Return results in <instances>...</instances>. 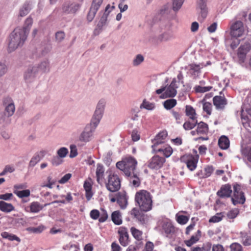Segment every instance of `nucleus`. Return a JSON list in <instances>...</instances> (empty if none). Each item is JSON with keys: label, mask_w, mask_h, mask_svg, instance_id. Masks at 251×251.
<instances>
[{"label": "nucleus", "mask_w": 251, "mask_h": 251, "mask_svg": "<svg viewBox=\"0 0 251 251\" xmlns=\"http://www.w3.org/2000/svg\"><path fill=\"white\" fill-rule=\"evenodd\" d=\"M27 35L25 32L17 27L11 32L9 38L8 51L11 52L19 47H22L27 39Z\"/></svg>", "instance_id": "f257e3e1"}, {"label": "nucleus", "mask_w": 251, "mask_h": 251, "mask_svg": "<svg viewBox=\"0 0 251 251\" xmlns=\"http://www.w3.org/2000/svg\"><path fill=\"white\" fill-rule=\"evenodd\" d=\"M135 201L138 204L141 210L150 211L152 208V197L146 190H142L137 192L135 197Z\"/></svg>", "instance_id": "f03ea898"}, {"label": "nucleus", "mask_w": 251, "mask_h": 251, "mask_svg": "<svg viewBox=\"0 0 251 251\" xmlns=\"http://www.w3.org/2000/svg\"><path fill=\"white\" fill-rule=\"evenodd\" d=\"M137 165V161L132 156H127L116 163L117 168L122 171L126 176H130L134 173Z\"/></svg>", "instance_id": "7ed1b4c3"}, {"label": "nucleus", "mask_w": 251, "mask_h": 251, "mask_svg": "<svg viewBox=\"0 0 251 251\" xmlns=\"http://www.w3.org/2000/svg\"><path fill=\"white\" fill-rule=\"evenodd\" d=\"M160 27L162 32L158 37L161 42H168L175 38L174 33L172 29V24L170 21L162 22Z\"/></svg>", "instance_id": "20e7f679"}, {"label": "nucleus", "mask_w": 251, "mask_h": 251, "mask_svg": "<svg viewBox=\"0 0 251 251\" xmlns=\"http://www.w3.org/2000/svg\"><path fill=\"white\" fill-rule=\"evenodd\" d=\"M176 83V79L174 78L169 86L167 87L162 86L160 89L156 90V93L157 94L162 93L161 96V98L162 99L174 97L176 95V89L178 88V86Z\"/></svg>", "instance_id": "39448f33"}, {"label": "nucleus", "mask_w": 251, "mask_h": 251, "mask_svg": "<svg viewBox=\"0 0 251 251\" xmlns=\"http://www.w3.org/2000/svg\"><path fill=\"white\" fill-rule=\"evenodd\" d=\"M114 8V6H110L109 4L105 7L104 12L102 13L100 18L97 24L96 28L94 30V33L99 35L104 30L107 25V18L111 11Z\"/></svg>", "instance_id": "423d86ee"}, {"label": "nucleus", "mask_w": 251, "mask_h": 251, "mask_svg": "<svg viewBox=\"0 0 251 251\" xmlns=\"http://www.w3.org/2000/svg\"><path fill=\"white\" fill-rule=\"evenodd\" d=\"M106 101L104 99H100L99 100L92 120V124L95 127L97 126L101 120L105 109Z\"/></svg>", "instance_id": "0eeeda50"}, {"label": "nucleus", "mask_w": 251, "mask_h": 251, "mask_svg": "<svg viewBox=\"0 0 251 251\" xmlns=\"http://www.w3.org/2000/svg\"><path fill=\"white\" fill-rule=\"evenodd\" d=\"M105 186L108 190L112 192L118 191L121 187V181L118 176L114 173H110L107 176Z\"/></svg>", "instance_id": "6e6552de"}, {"label": "nucleus", "mask_w": 251, "mask_h": 251, "mask_svg": "<svg viewBox=\"0 0 251 251\" xmlns=\"http://www.w3.org/2000/svg\"><path fill=\"white\" fill-rule=\"evenodd\" d=\"M81 7V4L76 2L65 1L62 5L61 10L64 15H74Z\"/></svg>", "instance_id": "1a4fd4ad"}, {"label": "nucleus", "mask_w": 251, "mask_h": 251, "mask_svg": "<svg viewBox=\"0 0 251 251\" xmlns=\"http://www.w3.org/2000/svg\"><path fill=\"white\" fill-rule=\"evenodd\" d=\"M38 67L36 65L29 66L25 71L24 78L27 84L34 82L37 79L38 74Z\"/></svg>", "instance_id": "9d476101"}, {"label": "nucleus", "mask_w": 251, "mask_h": 251, "mask_svg": "<svg viewBox=\"0 0 251 251\" xmlns=\"http://www.w3.org/2000/svg\"><path fill=\"white\" fill-rule=\"evenodd\" d=\"M245 33V26L240 21L235 22L230 26V34L232 37L237 38L242 36Z\"/></svg>", "instance_id": "9b49d317"}, {"label": "nucleus", "mask_w": 251, "mask_h": 251, "mask_svg": "<svg viewBox=\"0 0 251 251\" xmlns=\"http://www.w3.org/2000/svg\"><path fill=\"white\" fill-rule=\"evenodd\" d=\"M232 203L234 205L237 203L243 204L245 201V197L243 192L241 191L240 185L236 184L234 186V195L231 198Z\"/></svg>", "instance_id": "f8f14e48"}, {"label": "nucleus", "mask_w": 251, "mask_h": 251, "mask_svg": "<svg viewBox=\"0 0 251 251\" xmlns=\"http://www.w3.org/2000/svg\"><path fill=\"white\" fill-rule=\"evenodd\" d=\"M103 0H93L88 13L87 20L89 22H92L96 14L103 2Z\"/></svg>", "instance_id": "ddd939ff"}, {"label": "nucleus", "mask_w": 251, "mask_h": 251, "mask_svg": "<svg viewBox=\"0 0 251 251\" xmlns=\"http://www.w3.org/2000/svg\"><path fill=\"white\" fill-rule=\"evenodd\" d=\"M165 162L164 158L158 155H155L150 160L148 167L151 169L158 170L163 166Z\"/></svg>", "instance_id": "4468645a"}, {"label": "nucleus", "mask_w": 251, "mask_h": 251, "mask_svg": "<svg viewBox=\"0 0 251 251\" xmlns=\"http://www.w3.org/2000/svg\"><path fill=\"white\" fill-rule=\"evenodd\" d=\"M167 136V133L166 131H162L157 134L155 138L152 140V145L151 148L153 151H155L157 149V147L165 142V140Z\"/></svg>", "instance_id": "2eb2a0df"}, {"label": "nucleus", "mask_w": 251, "mask_h": 251, "mask_svg": "<svg viewBox=\"0 0 251 251\" xmlns=\"http://www.w3.org/2000/svg\"><path fill=\"white\" fill-rule=\"evenodd\" d=\"M251 49L250 45L249 43H246L241 46L238 49L237 53L239 61L240 63H244L245 61L246 54Z\"/></svg>", "instance_id": "dca6fc26"}, {"label": "nucleus", "mask_w": 251, "mask_h": 251, "mask_svg": "<svg viewBox=\"0 0 251 251\" xmlns=\"http://www.w3.org/2000/svg\"><path fill=\"white\" fill-rule=\"evenodd\" d=\"M207 0H198V8L200 9V18L203 21L207 17L208 8L206 5Z\"/></svg>", "instance_id": "f3484780"}, {"label": "nucleus", "mask_w": 251, "mask_h": 251, "mask_svg": "<svg viewBox=\"0 0 251 251\" xmlns=\"http://www.w3.org/2000/svg\"><path fill=\"white\" fill-rule=\"evenodd\" d=\"M93 131L89 127H86L79 136V140L80 142H88L91 140L93 137Z\"/></svg>", "instance_id": "a211bd4d"}, {"label": "nucleus", "mask_w": 251, "mask_h": 251, "mask_svg": "<svg viewBox=\"0 0 251 251\" xmlns=\"http://www.w3.org/2000/svg\"><path fill=\"white\" fill-rule=\"evenodd\" d=\"M231 193L232 190L230 185L226 184L221 187L217 192V195L221 198H229L230 197Z\"/></svg>", "instance_id": "6ab92c4d"}, {"label": "nucleus", "mask_w": 251, "mask_h": 251, "mask_svg": "<svg viewBox=\"0 0 251 251\" xmlns=\"http://www.w3.org/2000/svg\"><path fill=\"white\" fill-rule=\"evenodd\" d=\"M104 172L105 169L103 166L100 164H98L96 170V177L97 181L100 185H102L104 182Z\"/></svg>", "instance_id": "aec40b11"}, {"label": "nucleus", "mask_w": 251, "mask_h": 251, "mask_svg": "<svg viewBox=\"0 0 251 251\" xmlns=\"http://www.w3.org/2000/svg\"><path fill=\"white\" fill-rule=\"evenodd\" d=\"M130 214L141 224H143L145 223L147 219L146 215L140 212L136 208L132 209L130 211Z\"/></svg>", "instance_id": "412c9836"}, {"label": "nucleus", "mask_w": 251, "mask_h": 251, "mask_svg": "<svg viewBox=\"0 0 251 251\" xmlns=\"http://www.w3.org/2000/svg\"><path fill=\"white\" fill-rule=\"evenodd\" d=\"M213 100L214 105L217 109H223L227 104L226 99L221 96H215Z\"/></svg>", "instance_id": "4be33fe9"}, {"label": "nucleus", "mask_w": 251, "mask_h": 251, "mask_svg": "<svg viewBox=\"0 0 251 251\" xmlns=\"http://www.w3.org/2000/svg\"><path fill=\"white\" fill-rule=\"evenodd\" d=\"M120 234L119 242L121 245L126 247L128 244V234L126 229H121L118 231Z\"/></svg>", "instance_id": "5701e85b"}, {"label": "nucleus", "mask_w": 251, "mask_h": 251, "mask_svg": "<svg viewBox=\"0 0 251 251\" xmlns=\"http://www.w3.org/2000/svg\"><path fill=\"white\" fill-rule=\"evenodd\" d=\"M201 68L199 65L190 64L189 65V73L194 78H197L201 74Z\"/></svg>", "instance_id": "b1692460"}, {"label": "nucleus", "mask_w": 251, "mask_h": 251, "mask_svg": "<svg viewBox=\"0 0 251 251\" xmlns=\"http://www.w3.org/2000/svg\"><path fill=\"white\" fill-rule=\"evenodd\" d=\"M117 203L122 209H125L127 204V198L126 194L124 193H118Z\"/></svg>", "instance_id": "393cba45"}, {"label": "nucleus", "mask_w": 251, "mask_h": 251, "mask_svg": "<svg viewBox=\"0 0 251 251\" xmlns=\"http://www.w3.org/2000/svg\"><path fill=\"white\" fill-rule=\"evenodd\" d=\"M14 206L3 201H0V210L5 213H9L14 210Z\"/></svg>", "instance_id": "a878e982"}, {"label": "nucleus", "mask_w": 251, "mask_h": 251, "mask_svg": "<svg viewBox=\"0 0 251 251\" xmlns=\"http://www.w3.org/2000/svg\"><path fill=\"white\" fill-rule=\"evenodd\" d=\"M128 177V180L130 184L134 187H138L140 184V180L137 175L134 172L130 176H126Z\"/></svg>", "instance_id": "bb28decb"}, {"label": "nucleus", "mask_w": 251, "mask_h": 251, "mask_svg": "<svg viewBox=\"0 0 251 251\" xmlns=\"http://www.w3.org/2000/svg\"><path fill=\"white\" fill-rule=\"evenodd\" d=\"M50 203H46L44 206L40 204L37 201H34L30 203V211L32 213H38L41 211L44 207L49 205Z\"/></svg>", "instance_id": "cd10ccee"}, {"label": "nucleus", "mask_w": 251, "mask_h": 251, "mask_svg": "<svg viewBox=\"0 0 251 251\" xmlns=\"http://www.w3.org/2000/svg\"><path fill=\"white\" fill-rule=\"evenodd\" d=\"M154 152H161L166 157H169L173 153V149L170 146L166 145L163 148H159L156 149Z\"/></svg>", "instance_id": "c85d7f7f"}, {"label": "nucleus", "mask_w": 251, "mask_h": 251, "mask_svg": "<svg viewBox=\"0 0 251 251\" xmlns=\"http://www.w3.org/2000/svg\"><path fill=\"white\" fill-rule=\"evenodd\" d=\"M219 147L223 150H226L229 147V140L226 136H222L218 140Z\"/></svg>", "instance_id": "c756f323"}, {"label": "nucleus", "mask_w": 251, "mask_h": 251, "mask_svg": "<svg viewBox=\"0 0 251 251\" xmlns=\"http://www.w3.org/2000/svg\"><path fill=\"white\" fill-rule=\"evenodd\" d=\"M10 116L4 111L0 112V125L5 126L11 123Z\"/></svg>", "instance_id": "7c9ffc66"}, {"label": "nucleus", "mask_w": 251, "mask_h": 251, "mask_svg": "<svg viewBox=\"0 0 251 251\" xmlns=\"http://www.w3.org/2000/svg\"><path fill=\"white\" fill-rule=\"evenodd\" d=\"M33 19L30 16H29L25 20L24 26L23 27H20L21 29L23 30L27 35L28 34V33L33 24Z\"/></svg>", "instance_id": "2f4dec72"}, {"label": "nucleus", "mask_w": 251, "mask_h": 251, "mask_svg": "<svg viewBox=\"0 0 251 251\" xmlns=\"http://www.w3.org/2000/svg\"><path fill=\"white\" fill-rule=\"evenodd\" d=\"M197 162L198 160L196 158L193 156H190L186 161L187 167L190 171H193L197 167Z\"/></svg>", "instance_id": "473e14b6"}, {"label": "nucleus", "mask_w": 251, "mask_h": 251, "mask_svg": "<svg viewBox=\"0 0 251 251\" xmlns=\"http://www.w3.org/2000/svg\"><path fill=\"white\" fill-rule=\"evenodd\" d=\"M197 125H198L197 129V134H205L208 132V127L206 124L201 122L199 123H197Z\"/></svg>", "instance_id": "72a5a7b5"}, {"label": "nucleus", "mask_w": 251, "mask_h": 251, "mask_svg": "<svg viewBox=\"0 0 251 251\" xmlns=\"http://www.w3.org/2000/svg\"><path fill=\"white\" fill-rule=\"evenodd\" d=\"M31 9V4L28 2H25L20 9L19 16L23 17L26 15Z\"/></svg>", "instance_id": "f704fd0d"}, {"label": "nucleus", "mask_w": 251, "mask_h": 251, "mask_svg": "<svg viewBox=\"0 0 251 251\" xmlns=\"http://www.w3.org/2000/svg\"><path fill=\"white\" fill-rule=\"evenodd\" d=\"M111 219L115 225H120L122 223V216L119 211H115L112 213Z\"/></svg>", "instance_id": "c9c22d12"}, {"label": "nucleus", "mask_w": 251, "mask_h": 251, "mask_svg": "<svg viewBox=\"0 0 251 251\" xmlns=\"http://www.w3.org/2000/svg\"><path fill=\"white\" fill-rule=\"evenodd\" d=\"M185 112L186 116L189 117L192 121L197 120L195 110L191 106L186 105Z\"/></svg>", "instance_id": "e433bc0d"}, {"label": "nucleus", "mask_w": 251, "mask_h": 251, "mask_svg": "<svg viewBox=\"0 0 251 251\" xmlns=\"http://www.w3.org/2000/svg\"><path fill=\"white\" fill-rule=\"evenodd\" d=\"M36 66L38 67V72L39 70L44 73L49 71L50 63L48 60H44Z\"/></svg>", "instance_id": "4c0bfd02"}, {"label": "nucleus", "mask_w": 251, "mask_h": 251, "mask_svg": "<svg viewBox=\"0 0 251 251\" xmlns=\"http://www.w3.org/2000/svg\"><path fill=\"white\" fill-rule=\"evenodd\" d=\"M155 108V104L147 101L146 100H143L140 106V109H146L148 110H152Z\"/></svg>", "instance_id": "58836bf2"}, {"label": "nucleus", "mask_w": 251, "mask_h": 251, "mask_svg": "<svg viewBox=\"0 0 251 251\" xmlns=\"http://www.w3.org/2000/svg\"><path fill=\"white\" fill-rule=\"evenodd\" d=\"M176 104V100L171 99L165 100L163 103L164 107L167 110H170L175 107Z\"/></svg>", "instance_id": "ea45409f"}, {"label": "nucleus", "mask_w": 251, "mask_h": 251, "mask_svg": "<svg viewBox=\"0 0 251 251\" xmlns=\"http://www.w3.org/2000/svg\"><path fill=\"white\" fill-rule=\"evenodd\" d=\"M2 105L4 108L5 107H9L10 106H15L14 100L9 96L3 98L2 100Z\"/></svg>", "instance_id": "a19ab883"}, {"label": "nucleus", "mask_w": 251, "mask_h": 251, "mask_svg": "<svg viewBox=\"0 0 251 251\" xmlns=\"http://www.w3.org/2000/svg\"><path fill=\"white\" fill-rule=\"evenodd\" d=\"M14 193L20 198L28 197L30 196V192L28 189H25L22 191L16 190H14Z\"/></svg>", "instance_id": "79ce46f5"}, {"label": "nucleus", "mask_w": 251, "mask_h": 251, "mask_svg": "<svg viewBox=\"0 0 251 251\" xmlns=\"http://www.w3.org/2000/svg\"><path fill=\"white\" fill-rule=\"evenodd\" d=\"M162 228L167 236L174 231V227L169 222H164L162 225Z\"/></svg>", "instance_id": "37998d69"}, {"label": "nucleus", "mask_w": 251, "mask_h": 251, "mask_svg": "<svg viewBox=\"0 0 251 251\" xmlns=\"http://www.w3.org/2000/svg\"><path fill=\"white\" fill-rule=\"evenodd\" d=\"M131 232L133 236L137 240H141L142 239V232L134 227L130 228Z\"/></svg>", "instance_id": "c03bdc74"}, {"label": "nucleus", "mask_w": 251, "mask_h": 251, "mask_svg": "<svg viewBox=\"0 0 251 251\" xmlns=\"http://www.w3.org/2000/svg\"><path fill=\"white\" fill-rule=\"evenodd\" d=\"M45 229V227L43 225H40L36 227H27L26 230L31 233H40L42 232H43L44 229Z\"/></svg>", "instance_id": "a18cd8bd"}, {"label": "nucleus", "mask_w": 251, "mask_h": 251, "mask_svg": "<svg viewBox=\"0 0 251 251\" xmlns=\"http://www.w3.org/2000/svg\"><path fill=\"white\" fill-rule=\"evenodd\" d=\"M176 218L177 222L181 225H184L186 224L189 220L188 217L180 215V213L176 214Z\"/></svg>", "instance_id": "49530a36"}, {"label": "nucleus", "mask_w": 251, "mask_h": 251, "mask_svg": "<svg viewBox=\"0 0 251 251\" xmlns=\"http://www.w3.org/2000/svg\"><path fill=\"white\" fill-rule=\"evenodd\" d=\"M41 159V157L39 153L34 154L29 163V166L33 167L35 166Z\"/></svg>", "instance_id": "de8ad7c7"}, {"label": "nucleus", "mask_w": 251, "mask_h": 251, "mask_svg": "<svg viewBox=\"0 0 251 251\" xmlns=\"http://www.w3.org/2000/svg\"><path fill=\"white\" fill-rule=\"evenodd\" d=\"M185 0H173L172 8L174 11H177L181 7Z\"/></svg>", "instance_id": "09e8293b"}, {"label": "nucleus", "mask_w": 251, "mask_h": 251, "mask_svg": "<svg viewBox=\"0 0 251 251\" xmlns=\"http://www.w3.org/2000/svg\"><path fill=\"white\" fill-rule=\"evenodd\" d=\"M144 60V57L142 54H137L133 60L132 65L133 66H138L140 65Z\"/></svg>", "instance_id": "8fccbe9b"}, {"label": "nucleus", "mask_w": 251, "mask_h": 251, "mask_svg": "<svg viewBox=\"0 0 251 251\" xmlns=\"http://www.w3.org/2000/svg\"><path fill=\"white\" fill-rule=\"evenodd\" d=\"M197 124V120L185 122L183 125V128L185 130H190L193 129Z\"/></svg>", "instance_id": "3c124183"}, {"label": "nucleus", "mask_w": 251, "mask_h": 251, "mask_svg": "<svg viewBox=\"0 0 251 251\" xmlns=\"http://www.w3.org/2000/svg\"><path fill=\"white\" fill-rule=\"evenodd\" d=\"M224 213H218L212 216L209 220L210 223H217L221 221L224 217Z\"/></svg>", "instance_id": "603ef678"}, {"label": "nucleus", "mask_w": 251, "mask_h": 251, "mask_svg": "<svg viewBox=\"0 0 251 251\" xmlns=\"http://www.w3.org/2000/svg\"><path fill=\"white\" fill-rule=\"evenodd\" d=\"M171 113L175 119L176 123L180 124L182 121V114L179 111L173 110L171 111Z\"/></svg>", "instance_id": "864d4df0"}, {"label": "nucleus", "mask_w": 251, "mask_h": 251, "mask_svg": "<svg viewBox=\"0 0 251 251\" xmlns=\"http://www.w3.org/2000/svg\"><path fill=\"white\" fill-rule=\"evenodd\" d=\"M69 152L68 150L65 147H61L57 151L58 156L61 158L65 157Z\"/></svg>", "instance_id": "5fc2aeb1"}, {"label": "nucleus", "mask_w": 251, "mask_h": 251, "mask_svg": "<svg viewBox=\"0 0 251 251\" xmlns=\"http://www.w3.org/2000/svg\"><path fill=\"white\" fill-rule=\"evenodd\" d=\"M212 88V86H196L195 87V91L198 93H204L210 91Z\"/></svg>", "instance_id": "6e6d98bb"}, {"label": "nucleus", "mask_w": 251, "mask_h": 251, "mask_svg": "<svg viewBox=\"0 0 251 251\" xmlns=\"http://www.w3.org/2000/svg\"><path fill=\"white\" fill-rule=\"evenodd\" d=\"M203 110L206 112V113L210 115L211 114L212 104L208 102H205L203 103L202 105Z\"/></svg>", "instance_id": "4d7b16f0"}, {"label": "nucleus", "mask_w": 251, "mask_h": 251, "mask_svg": "<svg viewBox=\"0 0 251 251\" xmlns=\"http://www.w3.org/2000/svg\"><path fill=\"white\" fill-rule=\"evenodd\" d=\"M239 214V210L237 209H232L226 213V216L228 219H232L236 217Z\"/></svg>", "instance_id": "13d9d810"}, {"label": "nucleus", "mask_w": 251, "mask_h": 251, "mask_svg": "<svg viewBox=\"0 0 251 251\" xmlns=\"http://www.w3.org/2000/svg\"><path fill=\"white\" fill-rule=\"evenodd\" d=\"M231 251H243L242 246L238 243H233L230 245Z\"/></svg>", "instance_id": "bf43d9fd"}, {"label": "nucleus", "mask_w": 251, "mask_h": 251, "mask_svg": "<svg viewBox=\"0 0 251 251\" xmlns=\"http://www.w3.org/2000/svg\"><path fill=\"white\" fill-rule=\"evenodd\" d=\"M65 34L63 31H58L55 33V41L58 43L61 42L65 38Z\"/></svg>", "instance_id": "052dcab7"}, {"label": "nucleus", "mask_w": 251, "mask_h": 251, "mask_svg": "<svg viewBox=\"0 0 251 251\" xmlns=\"http://www.w3.org/2000/svg\"><path fill=\"white\" fill-rule=\"evenodd\" d=\"M70 157L74 158L77 155V150L75 145L72 144L70 146Z\"/></svg>", "instance_id": "680f3d73"}, {"label": "nucleus", "mask_w": 251, "mask_h": 251, "mask_svg": "<svg viewBox=\"0 0 251 251\" xmlns=\"http://www.w3.org/2000/svg\"><path fill=\"white\" fill-rule=\"evenodd\" d=\"M7 65L3 62H0V77L4 75L7 72Z\"/></svg>", "instance_id": "e2e57ef3"}, {"label": "nucleus", "mask_w": 251, "mask_h": 251, "mask_svg": "<svg viewBox=\"0 0 251 251\" xmlns=\"http://www.w3.org/2000/svg\"><path fill=\"white\" fill-rule=\"evenodd\" d=\"M199 238L197 236H192L189 240L185 241V243L187 246L190 247L196 243L199 240Z\"/></svg>", "instance_id": "0e129e2a"}, {"label": "nucleus", "mask_w": 251, "mask_h": 251, "mask_svg": "<svg viewBox=\"0 0 251 251\" xmlns=\"http://www.w3.org/2000/svg\"><path fill=\"white\" fill-rule=\"evenodd\" d=\"M101 212L100 215L99 222L100 223L104 222L108 218V214L106 210L103 209H101Z\"/></svg>", "instance_id": "69168bd1"}, {"label": "nucleus", "mask_w": 251, "mask_h": 251, "mask_svg": "<svg viewBox=\"0 0 251 251\" xmlns=\"http://www.w3.org/2000/svg\"><path fill=\"white\" fill-rule=\"evenodd\" d=\"M51 162L53 166H57L60 165L62 163L63 161L61 159V158L57 156H54L52 158Z\"/></svg>", "instance_id": "338daca9"}, {"label": "nucleus", "mask_w": 251, "mask_h": 251, "mask_svg": "<svg viewBox=\"0 0 251 251\" xmlns=\"http://www.w3.org/2000/svg\"><path fill=\"white\" fill-rule=\"evenodd\" d=\"M242 242L245 246H250L251 245V238L246 235L242 237Z\"/></svg>", "instance_id": "774afa93"}]
</instances>
